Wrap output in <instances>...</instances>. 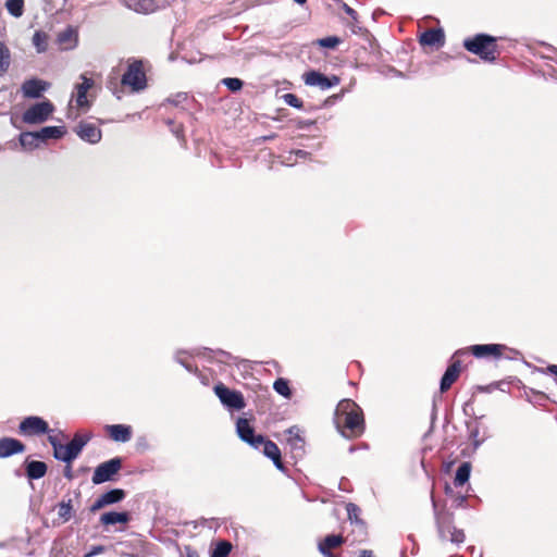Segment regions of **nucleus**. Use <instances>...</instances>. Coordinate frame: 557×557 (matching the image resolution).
I'll use <instances>...</instances> for the list:
<instances>
[{"mask_svg": "<svg viewBox=\"0 0 557 557\" xmlns=\"http://www.w3.org/2000/svg\"><path fill=\"white\" fill-rule=\"evenodd\" d=\"M273 388L277 394H280L286 398H290V396H292L289 383L286 379L278 377L277 380H275L274 384H273Z\"/></svg>", "mask_w": 557, "mask_h": 557, "instance_id": "nucleus-31", "label": "nucleus"}, {"mask_svg": "<svg viewBox=\"0 0 557 557\" xmlns=\"http://www.w3.org/2000/svg\"><path fill=\"white\" fill-rule=\"evenodd\" d=\"M82 83L75 86V103L78 109L86 112L90 107L91 102L87 99V92L95 85L92 78L87 77L85 74L81 75Z\"/></svg>", "mask_w": 557, "mask_h": 557, "instance_id": "nucleus-13", "label": "nucleus"}, {"mask_svg": "<svg viewBox=\"0 0 557 557\" xmlns=\"http://www.w3.org/2000/svg\"><path fill=\"white\" fill-rule=\"evenodd\" d=\"M169 58L173 59L174 58V53L172 52Z\"/></svg>", "mask_w": 557, "mask_h": 557, "instance_id": "nucleus-55", "label": "nucleus"}, {"mask_svg": "<svg viewBox=\"0 0 557 557\" xmlns=\"http://www.w3.org/2000/svg\"><path fill=\"white\" fill-rule=\"evenodd\" d=\"M437 529L442 537H446V532H450L454 529V513L442 508L435 512Z\"/></svg>", "mask_w": 557, "mask_h": 557, "instance_id": "nucleus-19", "label": "nucleus"}, {"mask_svg": "<svg viewBox=\"0 0 557 557\" xmlns=\"http://www.w3.org/2000/svg\"><path fill=\"white\" fill-rule=\"evenodd\" d=\"M131 520V515L127 511L116 512L109 511L100 516L99 522L102 525H112L115 523H127Z\"/></svg>", "mask_w": 557, "mask_h": 557, "instance_id": "nucleus-24", "label": "nucleus"}, {"mask_svg": "<svg viewBox=\"0 0 557 557\" xmlns=\"http://www.w3.org/2000/svg\"><path fill=\"white\" fill-rule=\"evenodd\" d=\"M313 124H315V121H312V120H299V121H297L296 126L299 129H304V128H308V127L312 126Z\"/></svg>", "mask_w": 557, "mask_h": 557, "instance_id": "nucleus-41", "label": "nucleus"}, {"mask_svg": "<svg viewBox=\"0 0 557 557\" xmlns=\"http://www.w3.org/2000/svg\"><path fill=\"white\" fill-rule=\"evenodd\" d=\"M75 134L84 141L91 145L98 144L102 138V132L99 124L81 121L74 128Z\"/></svg>", "mask_w": 557, "mask_h": 557, "instance_id": "nucleus-10", "label": "nucleus"}, {"mask_svg": "<svg viewBox=\"0 0 557 557\" xmlns=\"http://www.w3.org/2000/svg\"><path fill=\"white\" fill-rule=\"evenodd\" d=\"M104 549H106V548H104V546H102V545L94 546V547L91 548V550H90L89 553H87L84 557H92V556H95V555H97V554H101V553H103V552H104Z\"/></svg>", "mask_w": 557, "mask_h": 557, "instance_id": "nucleus-43", "label": "nucleus"}, {"mask_svg": "<svg viewBox=\"0 0 557 557\" xmlns=\"http://www.w3.org/2000/svg\"><path fill=\"white\" fill-rule=\"evenodd\" d=\"M48 441L53 448V456L55 457L58 455V450H59L61 443L57 440L55 436H49Z\"/></svg>", "mask_w": 557, "mask_h": 557, "instance_id": "nucleus-42", "label": "nucleus"}, {"mask_svg": "<svg viewBox=\"0 0 557 557\" xmlns=\"http://www.w3.org/2000/svg\"><path fill=\"white\" fill-rule=\"evenodd\" d=\"M422 46L441 47L445 42L444 32L441 28L426 29L419 39Z\"/></svg>", "mask_w": 557, "mask_h": 557, "instance_id": "nucleus-20", "label": "nucleus"}, {"mask_svg": "<svg viewBox=\"0 0 557 557\" xmlns=\"http://www.w3.org/2000/svg\"><path fill=\"white\" fill-rule=\"evenodd\" d=\"M72 505H71V500H69L67 503L65 502H62L60 505H59V516L64 520V521H69L72 517Z\"/></svg>", "mask_w": 557, "mask_h": 557, "instance_id": "nucleus-37", "label": "nucleus"}, {"mask_svg": "<svg viewBox=\"0 0 557 557\" xmlns=\"http://www.w3.org/2000/svg\"><path fill=\"white\" fill-rule=\"evenodd\" d=\"M350 531L345 535L347 543L357 545L367 541L368 529L364 521H355V524H350Z\"/></svg>", "mask_w": 557, "mask_h": 557, "instance_id": "nucleus-18", "label": "nucleus"}, {"mask_svg": "<svg viewBox=\"0 0 557 557\" xmlns=\"http://www.w3.org/2000/svg\"><path fill=\"white\" fill-rule=\"evenodd\" d=\"M543 373H550L557 376V364H549L545 369H541Z\"/></svg>", "mask_w": 557, "mask_h": 557, "instance_id": "nucleus-47", "label": "nucleus"}, {"mask_svg": "<svg viewBox=\"0 0 557 557\" xmlns=\"http://www.w3.org/2000/svg\"><path fill=\"white\" fill-rule=\"evenodd\" d=\"M341 42V39L336 36H329L322 39H319L318 44L319 46L323 48L334 49L337 47Z\"/></svg>", "mask_w": 557, "mask_h": 557, "instance_id": "nucleus-38", "label": "nucleus"}, {"mask_svg": "<svg viewBox=\"0 0 557 557\" xmlns=\"http://www.w3.org/2000/svg\"><path fill=\"white\" fill-rule=\"evenodd\" d=\"M471 354L476 358L500 359L511 358V355H518V350L511 349L503 344H478L469 347Z\"/></svg>", "mask_w": 557, "mask_h": 557, "instance_id": "nucleus-5", "label": "nucleus"}, {"mask_svg": "<svg viewBox=\"0 0 557 557\" xmlns=\"http://www.w3.org/2000/svg\"><path fill=\"white\" fill-rule=\"evenodd\" d=\"M497 41L498 39L496 37L482 33L467 37L462 45L468 52L478 55L485 62L492 63L495 62L502 53Z\"/></svg>", "mask_w": 557, "mask_h": 557, "instance_id": "nucleus-2", "label": "nucleus"}, {"mask_svg": "<svg viewBox=\"0 0 557 557\" xmlns=\"http://www.w3.org/2000/svg\"><path fill=\"white\" fill-rule=\"evenodd\" d=\"M462 364L460 360H453L446 369L441 380L440 389L442 393L447 392L451 385L458 380L461 373Z\"/></svg>", "mask_w": 557, "mask_h": 557, "instance_id": "nucleus-15", "label": "nucleus"}, {"mask_svg": "<svg viewBox=\"0 0 557 557\" xmlns=\"http://www.w3.org/2000/svg\"><path fill=\"white\" fill-rule=\"evenodd\" d=\"M465 533L461 530H458L454 527V529H450V532H446V537L449 539L454 543H461L465 541Z\"/></svg>", "mask_w": 557, "mask_h": 557, "instance_id": "nucleus-39", "label": "nucleus"}, {"mask_svg": "<svg viewBox=\"0 0 557 557\" xmlns=\"http://www.w3.org/2000/svg\"><path fill=\"white\" fill-rule=\"evenodd\" d=\"M342 9L344 12L350 17V25H357L359 23V15L356 10H354L351 7H349L347 3H342Z\"/></svg>", "mask_w": 557, "mask_h": 557, "instance_id": "nucleus-40", "label": "nucleus"}, {"mask_svg": "<svg viewBox=\"0 0 557 557\" xmlns=\"http://www.w3.org/2000/svg\"><path fill=\"white\" fill-rule=\"evenodd\" d=\"M295 154L299 158H307L310 153L308 151H305V150H296L295 151Z\"/></svg>", "mask_w": 557, "mask_h": 557, "instance_id": "nucleus-50", "label": "nucleus"}, {"mask_svg": "<svg viewBox=\"0 0 557 557\" xmlns=\"http://www.w3.org/2000/svg\"><path fill=\"white\" fill-rule=\"evenodd\" d=\"M302 77L306 85L319 86L322 90L336 86L341 82L336 75L329 77L318 71L306 72Z\"/></svg>", "mask_w": 557, "mask_h": 557, "instance_id": "nucleus-12", "label": "nucleus"}, {"mask_svg": "<svg viewBox=\"0 0 557 557\" xmlns=\"http://www.w3.org/2000/svg\"><path fill=\"white\" fill-rule=\"evenodd\" d=\"M39 143L36 132H24L20 135V144L23 148L34 149L38 147Z\"/></svg>", "mask_w": 557, "mask_h": 557, "instance_id": "nucleus-29", "label": "nucleus"}, {"mask_svg": "<svg viewBox=\"0 0 557 557\" xmlns=\"http://www.w3.org/2000/svg\"><path fill=\"white\" fill-rule=\"evenodd\" d=\"M50 428L46 420L37 416L24 418L18 424V434L23 436H40L49 433Z\"/></svg>", "mask_w": 557, "mask_h": 557, "instance_id": "nucleus-8", "label": "nucleus"}, {"mask_svg": "<svg viewBox=\"0 0 557 557\" xmlns=\"http://www.w3.org/2000/svg\"><path fill=\"white\" fill-rule=\"evenodd\" d=\"M471 468L472 466L469 461H465L458 467L454 479L455 486H463L468 482Z\"/></svg>", "mask_w": 557, "mask_h": 557, "instance_id": "nucleus-26", "label": "nucleus"}, {"mask_svg": "<svg viewBox=\"0 0 557 557\" xmlns=\"http://www.w3.org/2000/svg\"><path fill=\"white\" fill-rule=\"evenodd\" d=\"M47 35L42 32H36L33 37V42L37 47L39 52H42L47 49Z\"/></svg>", "mask_w": 557, "mask_h": 557, "instance_id": "nucleus-34", "label": "nucleus"}, {"mask_svg": "<svg viewBox=\"0 0 557 557\" xmlns=\"http://www.w3.org/2000/svg\"><path fill=\"white\" fill-rule=\"evenodd\" d=\"M72 35H73L72 29H66L59 34V41L64 42V41L71 39Z\"/></svg>", "mask_w": 557, "mask_h": 557, "instance_id": "nucleus-44", "label": "nucleus"}, {"mask_svg": "<svg viewBox=\"0 0 557 557\" xmlns=\"http://www.w3.org/2000/svg\"><path fill=\"white\" fill-rule=\"evenodd\" d=\"M359 557H374L373 552L370 549H363L360 552Z\"/></svg>", "mask_w": 557, "mask_h": 557, "instance_id": "nucleus-49", "label": "nucleus"}, {"mask_svg": "<svg viewBox=\"0 0 557 557\" xmlns=\"http://www.w3.org/2000/svg\"><path fill=\"white\" fill-rule=\"evenodd\" d=\"M232 550V544L228 541H220L216 543L211 557H228Z\"/></svg>", "mask_w": 557, "mask_h": 557, "instance_id": "nucleus-32", "label": "nucleus"}, {"mask_svg": "<svg viewBox=\"0 0 557 557\" xmlns=\"http://www.w3.org/2000/svg\"><path fill=\"white\" fill-rule=\"evenodd\" d=\"M236 430L239 438L248 443L253 448H259L261 443L264 442V436L261 434H256L255 429L245 418H239L237 420Z\"/></svg>", "mask_w": 557, "mask_h": 557, "instance_id": "nucleus-11", "label": "nucleus"}, {"mask_svg": "<svg viewBox=\"0 0 557 557\" xmlns=\"http://www.w3.org/2000/svg\"><path fill=\"white\" fill-rule=\"evenodd\" d=\"M318 549L324 557H338V555L334 554L332 549L325 548L323 546L318 545Z\"/></svg>", "mask_w": 557, "mask_h": 557, "instance_id": "nucleus-45", "label": "nucleus"}, {"mask_svg": "<svg viewBox=\"0 0 557 557\" xmlns=\"http://www.w3.org/2000/svg\"><path fill=\"white\" fill-rule=\"evenodd\" d=\"M261 446L263 447V454L273 461L277 469L283 470L284 466L278 446L265 437L264 442L261 443Z\"/></svg>", "mask_w": 557, "mask_h": 557, "instance_id": "nucleus-22", "label": "nucleus"}, {"mask_svg": "<svg viewBox=\"0 0 557 557\" xmlns=\"http://www.w3.org/2000/svg\"><path fill=\"white\" fill-rule=\"evenodd\" d=\"M222 84L225 85L231 91L235 92L243 88L244 82L236 77H226L222 79Z\"/></svg>", "mask_w": 557, "mask_h": 557, "instance_id": "nucleus-36", "label": "nucleus"}, {"mask_svg": "<svg viewBox=\"0 0 557 557\" xmlns=\"http://www.w3.org/2000/svg\"><path fill=\"white\" fill-rule=\"evenodd\" d=\"M344 543H347V539L344 535L330 534L326 535L322 541H320L318 545L333 550L342 546Z\"/></svg>", "mask_w": 557, "mask_h": 557, "instance_id": "nucleus-27", "label": "nucleus"}, {"mask_svg": "<svg viewBox=\"0 0 557 557\" xmlns=\"http://www.w3.org/2000/svg\"><path fill=\"white\" fill-rule=\"evenodd\" d=\"M104 432L112 441L121 443L128 442L133 434L132 426L126 424H108Z\"/></svg>", "mask_w": 557, "mask_h": 557, "instance_id": "nucleus-16", "label": "nucleus"}, {"mask_svg": "<svg viewBox=\"0 0 557 557\" xmlns=\"http://www.w3.org/2000/svg\"><path fill=\"white\" fill-rule=\"evenodd\" d=\"M126 496V493L122 488H113L101 494L96 502L91 505L90 511L96 512L107 506L122 502Z\"/></svg>", "mask_w": 557, "mask_h": 557, "instance_id": "nucleus-14", "label": "nucleus"}, {"mask_svg": "<svg viewBox=\"0 0 557 557\" xmlns=\"http://www.w3.org/2000/svg\"><path fill=\"white\" fill-rule=\"evenodd\" d=\"M346 510H347V513H348V519H349V525L350 524H355V521H363L361 518H360V513H361V509L354 503H348L346 505Z\"/></svg>", "mask_w": 557, "mask_h": 557, "instance_id": "nucleus-33", "label": "nucleus"}, {"mask_svg": "<svg viewBox=\"0 0 557 557\" xmlns=\"http://www.w3.org/2000/svg\"><path fill=\"white\" fill-rule=\"evenodd\" d=\"M54 107L49 100L30 106L23 113V121L27 124H40L46 122L53 113Z\"/></svg>", "mask_w": 557, "mask_h": 557, "instance_id": "nucleus-7", "label": "nucleus"}, {"mask_svg": "<svg viewBox=\"0 0 557 557\" xmlns=\"http://www.w3.org/2000/svg\"><path fill=\"white\" fill-rule=\"evenodd\" d=\"M470 437L473 441L474 446H478L480 444V441L478 438L479 437V429L476 426L471 430Z\"/></svg>", "mask_w": 557, "mask_h": 557, "instance_id": "nucleus-46", "label": "nucleus"}, {"mask_svg": "<svg viewBox=\"0 0 557 557\" xmlns=\"http://www.w3.org/2000/svg\"><path fill=\"white\" fill-rule=\"evenodd\" d=\"M11 64V52L7 45L0 41V76H3Z\"/></svg>", "mask_w": 557, "mask_h": 557, "instance_id": "nucleus-28", "label": "nucleus"}, {"mask_svg": "<svg viewBox=\"0 0 557 557\" xmlns=\"http://www.w3.org/2000/svg\"><path fill=\"white\" fill-rule=\"evenodd\" d=\"M188 557H199V556L196 554H189Z\"/></svg>", "mask_w": 557, "mask_h": 557, "instance_id": "nucleus-53", "label": "nucleus"}, {"mask_svg": "<svg viewBox=\"0 0 557 557\" xmlns=\"http://www.w3.org/2000/svg\"><path fill=\"white\" fill-rule=\"evenodd\" d=\"M459 499H460V503H462L466 500V497L461 496Z\"/></svg>", "mask_w": 557, "mask_h": 557, "instance_id": "nucleus-54", "label": "nucleus"}, {"mask_svg": "<svg viewBox=\"0 0 557 557\" xmlns=\"http://www.w3.org/2000/svg\"><path fill=\"white\" fill-rule=\"evenodd\" d=\"M25 472L29 480H38L46 475L48 467L44 461H26Z\"/></svg>", "mask_w": 557, "mask_h": 557, "instance_id": "nucleus-23", "label": "nucleus"}, {"mask_svg": "<svg viewBox=\"0 0 557 557\" xmlns=\"http://www.w3.org/2000/svg\"><path fill=\"white\" fill-rule=\"evenodd\" d=\"M48 84L41 79L33 78L25 81L22 85V91L27 98H38L47 89Z\"/></svg>", "mask_w": 557, "mask_h": 557, "instance_id": "nucleus-21", "label": "nucleus"}, {"mask_svg": "<svg viewBox=\"0 0 557 557\" xmlns=\"http://www.w3.org/2000/svg\"><path fill=\"white\" fill-rule=\"evenodd\" d=\"M294 1L299 3V4H305L307 2V0H294Z\"/></svg>", "mask_w": 557, "mask_h": 557, "instance_id": "nucleus-52", "label": "nucleus"}, {"mask_svg": "<svg viewBox=\"0 0 557 557\" xmlns=\"http://www.w3.org/2000/svg\"><path fill=\"white\" fill-rule=\"evenodd\" d=\"M283 100L286 104L296 108V109H302L304 108V101L295 94H284Z\"/></svg>", "mask_w": 557, "mask_h": 557, "instance_id": "nucleus-35", "label": "nucleus"}, {"mask_svg": "<svg viewBox=\"0 0 557 557\" xmlns=\"http://www.w3.org/2000/svg\"><path fill=\"white\" fill-rule=\"evenodd\" d=\"M5 8L14 17H20L24 13V0H7Z\"/></svg>", "mask_w": 557, "mask_h": 557, "instance_id": "nucleus-30", "label": "nucleus"}, {"mask_svg": "<svg viewBox=\"0 0 557 557\" xmlns=\"http://www.w3.org/2000/svg\"><path fill=\"white\" fill-rule=\"evenodd\" d=\"M90 432H76L73 438L65 445L61 444L55 459L71 463L78 457L84 446L91 440Z\"/></svg>", "mask_w": 557, "mask_h": 557, "instance_id": "nucleus-3", "label": "nucleus"}, {"mask_svg": "<svg viewBox=\"0 0 557 557\" xmlns=\"http://www.w3.org/2000/svg\"><path fill=\"white\" fill-rule=\"evenodd\" d=\"M535 394L539 395L544 400L548 399V397L544 393L537 392Z\"/></svg>", "mask_w": 557, "mask_h": 557, "instance_id": "nucleus-51", "label": "nucleus"}, {"mask_svg": "<svg viewBox=\"0 0 557 557\" xmlns=\"http://www.w3.org/2000/svg\"><path fill=\"white\" fill-rule=\"evenodd\" d=\"M121 469L122 459L120 457L112 458L96 467L91 481L96 485L112 481Z\"/></svg>", "mask_w": 557, "mask_h": 557, "instance_id": "nucleus-6", "label": "nucleus"}, {"mask_svg": "<svg viewBox=\"0 0 557 557\" xmlns=\"http://www.w3.org/2000/svg\"><path fill=\"white\" fill-rule=\"evenodd\" d=\"M121 83L129 87L132 91H140L147 86V77L141 60H132L128 62L127 70L123 74Z\"/></svg>", "mask_w": 557, "mask_h": 557, "instance_id": "nucleus-4", "label": "nucleus"}, {"mask_svg": "<svg viewBox=\"0 0 557 557\" xmlns=\"http://www.w3.org/2000/svg\"><path fill=\"white\" fill-rule=\"evenodd\" d=\"M25 445L20 440L13 437L0 438V458L22 454L25 451Z\"/></svg>", "mask_w": 557, "mask_h": 557, "instance_id": "nucleus-17", "label": "nucleus"}, {"mask_svg": "<svg viewBox=\"0 0 557 557\" xmlns=\"http://www.w3.org/2000/svg\"><path fill=\"white\" fill-rule=\"evenodd\" d=\"M334 423L336 429L347 438H356L363 434L366 424L363 411L352 399H342L335 409Z\"/></svg>", "mask_w": 557, "mask_h": 557, "instance_id": "nucleus-1", "label": "nucleus"}, {"mask_svg": "<svg viewBox=\"0 0 557 557\" xmlns=\"http://www.w3.org/2000/svg\"><path fill=\"white\" fill-rule=\"evenodd\" d=\"M36 134L40 141H45L47 139L61 138L65 134V129L62 126H46L36 132Z\"/></svg>", "mask_w": 557, "mask_h": 557, "instance_id": "nucleus-25", "label": "nucleus"}, {"mask_svg": "<svg viewBox=\"0 0 557 557\" xmlns=\"http://www.w3.org/2000/svg\"><path fill=\"white\" fill-rule=\"evenodd\" d=\"M214 392L221 403L230 408L240 410L246 406L242 393L232 391L222 383L214 386Z\"/></svg>", "mask_w": 557, "mask_h": 557, "instance_id": "nucleus-9", "label": "nucleus"}, {"mask_svg": "<svg viewBox=\"0 0 557 557\" xmlns=\"http://www.w3.org/2000/svg\"><path fill=\"white\" fill-rule=\"evenodd\" d=\"M64 475H65V478H67L69 480H72V479H73L71 463H67V466L65 467Z\"/></svg>", "mask_w": 557, "mask_h": 557, "instance_id": "nucleus-48", "label": "nucleus"}]
</instances>
